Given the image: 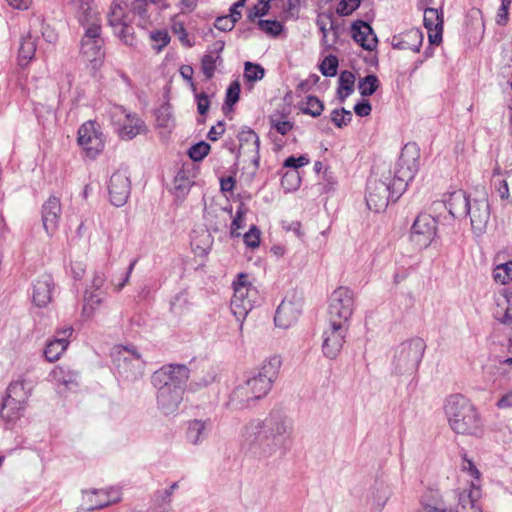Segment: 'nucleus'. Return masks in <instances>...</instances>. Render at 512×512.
Instances as JSON below:
<instances>
[{
	"label": "nucleus",
	"mask_w": 512,
	"mask_h": 512,
	"mask_svg": "<svg viewBox=\"0 0 512 512\" xmlns=\"http://www.w3.org/2000/svg\"><path fill=\"white\" fill-rule=\"evenodd\" d=\"M281 183L289 191L296 190L300 186L301 178L297 171L287 172L283 175Z\"/></svg>",
	"instance_id": "nucleus-56"
},
{
	"label": "nucleus",
	"mask_w": 512,
	"mask_h": 512,
	"mask_svg": "<svg viewBox=\"0 0 512 512\" xmlns=\"http://www.w3.org/2000/svg\"><path fill=\"white\" fill-rule=\"evenodd\" d=\"M437 234V221L429 214H420L412 224L410 240L419 249L427 248Z\"/></svg>",
	"instance_id": "nucleus-16"
},
{
	"label": "nucleus",
	"mask_w": 512,
	"mask_h": 512,
	"mask_svg": "<svg viewBox=\"0 0 512 512\" xmlns=\"http://www.w3.org/2000/svg\"><path fill=\"white\" fill-rule=\"evenodd\" d=\"M189 377L190 370L183 364L165 365L152 374L151 384L157 390V407L163 415L178 412Z\"/></svg>",
	"instance_id": "nucleus-3"
},
{
	"label": "nucleus",
	"mask_w": 512,
	"mask_h": 512,
	"mask_svg": "<svg viewBox=\"0 0 512 512\" xmlns=\"http://www.w3.org/2000/svg\"><path fill=\"white\" fill-rule=\"evenodd\" d=\"M210 145L205 141H200L190 147L188 150L189 157L195 161H202L210 151Z\"/></svg>",
	"instance_id": "nucleus-49"
},
{
	"label": "nucleus",
	"mask_w": 512,
	"mask_h": 512,
	"mask_svg": "<svg viewBox=\"0 0 512 512\" xmlns=\"http://www.w3.org/2000/svg\"><path fill=\"white\" fill-rule=\"evenodd\" d=\"M354 311V293L345 286L336 288L329 299L328 320L349 324Z\"/></svg>",
	"instance_id": "nucleus-11"
},
{
	"label": "nucleus",
	"mask_w": 512,
	"mask_h": 512,
	"mask_svg": "<svg viewBox=\"0 0 512 512\" xmlns=\"http://www.w3.org/2000/svg\"><path fill=\"white\" fill-rule=\"evenodd\" d=\"M351 33L354 41L363 49L373 51L377 47L378 39L368 23L362 20L355 21L351 26Z\"/></svg>",
	"instance_id": "nucleus-25"
},
{
	"label": "nucleus",
	"mask_w": 512,
	"mask_h": 512,
	"mask_svg": "<svg viewBox=\"0 0 512 512\" xmlns=\"http://www.w3.org/2000/svg\"><path fill=\"white\" fill-rule=\"evenodd\" d=\"M415 512H454L439 489L428 487L418 498Z\"/></svg>",
	"instance_id": "nucleus-18"
},
{
	"label": "nucleus",
	"mask_w": 512,
	"mask_h": 512,
	"mask_svg": "<svg viewBox=\"0 0 512 512\" xmlns=\"http://www.w3.org/2000/svg\"><path fill=\"white\" fill-rule=\"evenodd\" d=\"M269 10L270 4H267V1L259 0L257 4L248 10L247 17L250 21H254L256 18L267 15Z\"/></svg>",
	"instance_id": "nucleus-57"
},
{
	"label": "nucleus",
	"mask_w": 512,
	"mask_h": 512,
	"mask_svg": "<svg viewBox=\"0 0 512 512\" xmlns=\"http://www.w3.org/2000/svg\"><path fill=\"white\" fill-rule=\"evenodd\" d=\"M156 124L158 128L171 131L175 127V118L169 104H164L156 111Z\"/></svg>",
	"instance_id": "nucleus-36"
},
{
	"label": "nucleus",
	"mask_w": 512,
	"mask_h": 512,
	"mask_svg": "<svg viewBox=\"0 0 512 512\" xmlns=\"http://www.w3.org/2000/svg\"><path fill=\"white\" fill-rule=\"evenodd\" d=\"M106 294V291H95L91 290V288H86L83 299V314L88 317L91 316L102 304Z\"/></svg>",
	"instance_id": "nucleus-32"
},
{
	"label": "nucleus",
	"mask_w": 512,
	"mask_h": 512,
	"mask_svg": "<svg viewBox=\"0 0 512 512\" xmlns=\"http://www.w3.org/2000/svg\"><path fill=\"white\" fill-rule=\"evenodd\" d=\"M423 14V23L428 31L437 27H443V12L437 8L425 7Z\"/></svg>",
	"instance_id": "nucleus-37"
},
{
	"label": "nucleus",
	"mask_w": 512,
	"mask_h": 512,
	"mask_svg": "<svg viewBox=\"0 0 512 512\" xmlns=\"http://www.w3.org/2000/svg\"><path fill=\"white\" fill-rule=\"evenodd\" d=\"M240 95V85L238 82L230 84L226 91L225 106L232 107L238 100Z\"/></svg>",
	"instance_id": "nucleus-63"
},
{
	"label": "nucleus",
	"mask_w": 512,
	"mask_h": 512,
	"mask_svg": "<svg viewBox=\"0 0 512 512\" xmlns=\"http://www.w3.org/2000/svg\"><path fill=\"white\" fill-rule=\"evenodd\" d=\"M392 495L391 489L382 483L376 484L372 492V503L378 510H382Z\"/></svg>",
	"instance_id": "nucleus-39"
},
{
	"label": "nucleus",
	"mask_w": 512,
	"mask_h": 512,
	"mask_svg": "<svg viewBox=\"0 0 512 512\" xmlns=\"http://www.w3.org/2000/svg\"><path fill=\"white\" fill-rule=\"evenodd\" d=\"M349 331V324L328 320V326L322 332V352L330 360L340 354Z\"/></svg>",
	"instance_id": "nucleus-13"
},
{
	"label": "nucleus",
	"mask_w": 512,
	"mask_h": 512,
	"mask_svg": "<svg viewBox=\"0 0 512 512\" xmlns=\"http://www.w3.org/2000/svg\"><path fill=\"white\" fill-rule=\"evenodd\" d=\"M493 278L499 284H507L512 281V260L497 265L493 270Z\"/></svg>",
	"instance_id": "nucleus-44"
},
{
	"label": "nucleus",
	"mask_w": 512,
	"mask_h": 512,
	"mask_svg": "<svg viewBox=\"0 0 512 512\" xmlns=\"http://www.w3.org/2000/svg\"><path fill=\"white\" fill-rule=\"evenodd\" d=\"M172 495L166 490H157L153 495V503L159 509V512H169L171 509Z\"/></svg>",
	"instance_id": "nucleus-47"
},
{
	"label": "nucleus",
	"mask_w": 512,
	"mask_h": 512,
	"mask_svg": "<svg viewBox=\"0 0 512 512\" xmlns=\"http://www.w3.org/2000/svg\"><path fill=\"white\" fill-rule=\"evenodd\" d=\"M243 239L248 247L257 248L260 245V230L255 225L251 226L243 235Z\"/></svg>",
	"instance_id": "nucleus-60"
},
{
	"label": "nucleus",
	"mask_w": 512,
	"mask_h": 512,
	"mask_svg": "<svg viewBox=\"0 0 512 512\" xmlns=\"http://www.w3.org/2000/svg\"><path fill=\"white\" fill-rule=\"evenodd\" d=\"M361 4V0H341L337 6V13L340 16L352 14Z\"/></svg>",
	"instance_id": "nucleus-59"
},
{
	"label": "nucleus",
	"mask_w": 512,
	"mask_h": 512,
	"mask_svg": "<svg viewBox=\"0 0 512 512\" xmlns=\"http://www.w3.org/2000/svg\"><path fill=\"white\" fill-rule=\"evenodd\" d=\"M36 52L35 39L28 34L20 42L18 51V63L20 66H26L34 57Z\"/></svg>",
	"instance_id": "nucleus-33"
},
{
	"label": "nucleus",
	"mask_w": 512,
	"mask_h": 512,
	"mask_svg": "<svg viewBox=\"0 0 512 512\" xmlns=\"http://www.w3.org/2000/svg\"><path fill=\"white\" fill-rule=\"evenodd\" d=\"M120 499V491L114 488L109 490H92L85 492L84 496V501L87 504L86 510L89 512L117 503Z\"/></svg>",
	"instance_id": "nucleus-22"
},
{
	"label": "nucleus",
	"mask_w": 512,
	"mask_h": 512,
	"mask_svg": "<svg viewBox=\"0 0 512 512\" xmlns=\"http://www.w3.org/2000/svg\"><path fill=\"white\" fill-rule=\"evenodd\" d=\"M128 22L127 17L125 15L124 7L121 2L114 1L111 5L110 12L108 13V23L111 28L123 29V23Z\"/></svg>",
	"instance_id": "nucleus-35"
},
{
	"label": "nucleus",
	"mask_w": 512,
	"mask_h": 512,
	"mask_svg": "<svg viewBox=\"0 0 512 512\" xmlns=\"http://www.w3.org/2000/svg\"><path fill=\"white\" fill-rule=\"evenodd\" d=\"M511 3L512 0H501V5L496 14V23L498 25L503 26L507 24Z\"/></svg>",
	"instance_id": "nucleus-62"
},
{
	"label": "nucleus",
	"mask_w": 512,
	"mask_h": 512,
	"mask_svg": "<svg viewBox=\"0 0 512 512\" xmlns=\"http://www.w3.org/2000/svg\"><path fill=\"white\" fill-rule=\"evenodd\" d=\"M324 110L323 102L316 96L309 95L306 97L305 102L302 104L301 111L312 117H318Z\"/></svg>",
	"instance_id": "nucleus-43"
},
{
	"label": "nucleus",
	"mask_w": 512,
	"mask_h": 512,
	"mask_svg": "<svg viewBox=\"0 0 512 512\" xmlns=\"http://www.w3.org/2000/svg\"><path fill=\"white\" fill-rule=\"evenodd\" d=\"M113 33L121 40L124 44L128 46L135 45V35H134V29L131 25H129L128 22L123 23V29H116L113 31Z\"/></svg>",
	"instance_id": "nucleus-50"
},
{
	"label": "nucleus",
	"mask_w": 512,
	"mask_h": 512,
	"mask_svg": "<svg viewBox=\"0 0 512 512\" xmlns=\"http://www.w3.org/2000/svg\"><path fill=\"white\" fill-rule=\"evenodd\" d=\"M301 310L302 304L299 299H283L274 316L275 325L282 329L291 327L297 322Z\"/></svg>",
	"instance_id": "nucleus-19"
},
{
	"label": "nucleus",
	"mask_w": 512,
	"mask_h": 512,
	"mask_svg": "<svg viewBox=\"0 0 512 512\" xmlns=\"http://www.w3.org/2000/svg\"><path fill=\"white\" fill-rule=\"evenodd\" d=\"M338 82V98L341 102H344L345 99L349 97L354 91L355 76L348 70L342 71Z\"/></svg>",
	"instance_id": "nucleus-34"
},
{
	"label": "nucleus",
	"mask_w": 512,
	"mask_h": 512,
	"mask_svg": "<svg viewBox=\"0 0 512 512\" xmlns=\"http://www.w3.org/2000/svg\"><path fill=\"white\" fill-rule=\"evenodd\" d=\"M111 117L119 137L123 140H132L146 131L144 121L137 114L128 112L123 106L113 107Z\"/></svg>",
	"instance_id": "nucleus-12"
},
{
	"label": "nucleus",
	"mask_w": 512,
	"mask_h": 512,
	"mask_svg": "<svg viewBox=\"0 0 512 512\" xmlns=\"http://www.w3.org/2000/svg\"><path fill=\"white\" fill-rule=\"evenodd\" d=\"M68 5L80 25L85 28L80 42L81 54L86 61L97 66L105 56L99 12L94 7L93 0H68Z\"/></svg>",
	"instance_id": "nucleus-4"
},
{
	"label": "nucleus",
	"mask_w": 512,
	"mask_h": 512,
	"mask_svg": "<svg viewBox=\"0 0 512 512\" xmlns=\"http://www.w3.org/2000/svg\"><path fill=\"white\" fill-rule=\"evenodd\" d=\"M490 204L487 198L473 199L467 216L470 217L472 232L480 237L486 231L490 220Z\"/></svg>",
	"instance_id": "nucleus-17"
},
{
	"label": "nucleus",
	"mask_w": 512,
	"mask_h": 512,
	"mask_svg": "<svg viewBox=\"0 0 512 512\" xmlns=\"http://www.w3.org/2000/svg\"><path fill=\"white\" fill-rule=\"evenodd\" d=\"M112 357L118 373L125 379L135 381L143 375L145 363L134 346L118 345Z\"/></svg>",
	"instance_id": "nucleus-10"
},
{
	"label": "nucleus",
	"mask_w": 512,
	"mask_h": 512,
	"mask_svg": "<svg viewBox=\"0 0 512 512\" xmlns=\"http://www.w3.org/2000/svg\"><path fill=\"white\" fill-rule=\"evenodd\" d=\"M171 30L174 34L178 36L179 41L181 42L182 45L189 48L193 46V43L190 41L188 33L182 21L173 19L171 23Z\"/></svg>",
	"instance_id": "nucleus-51"
},
{
	"label": "nucleus",
	"mask_w": 512,
	"mask_h": 512,
	"mask_svg": "<svg viewBox=\"0 0 512 512\" xmlns=\"http://www.w3.org/2000/svg\"><path fill=\"white\" fill-rule=\"evenodd\" d=\"M224 47L225 42L222 40H217L201 58V70L206 80L212 79L217 66H220L223 63L221 53Z\"/></svg>",
	"instance_id": "nucleus-23"
},
{
	"label": "nucleus",
	"mask_w": 512,
	"mask_h": 512,
	"mask_svg": "<svg viewBox=\"0 0 512 512\" xmlns=\"http://www.w3.org/2000/svg\"><path fill=\"white\" fill-rule=\"evenodd\" d=\"M422 42V32L418 28H411L398 35H394L391 40V45L394 49L419 52Z\"/></svg>",
	"instance_id": "nucleus-26"
},
{
	"label": "nucleus",
	"mask_w": 512,
	"mask_h": 512,
	"mask_svg": "<svg viewBox=\"0 0 512 512\" xmlns=\"http://www.w3.org/2000/svg\"><path fill=\"white\" fill-rule=\"evenodd\" d=\"M149 37L155 43V45H153V48L157 52H160L170 42V36L166 30L152 31L150 32Z\"/></svg>",
	"instance_id": "nucleus-53"
},
{
	"label": "nucleus",
	"mask_w": 512,
	"mask_h": 512,
	"mask_svg": "<svg viewBox=\"0 0 512 512\" xmlns=\"http://www.w3.org/2000/svg\"><path fill=\"white\" fill-rule=\"evenodd\" d=\"M257 400L251 394L248 386L243 381L230 392L226 405L230 409L242 410L251 407Z\"/></svg>",
	"instance_id": "nucleus-28"
},
{
	"label": "nucleus",
	"mask_w": 512,
	"mask_h": 512,
	"mask_svg": "<svg viewBox=\"0 0 512 512\" xmlns=\"http://www.w3.org/2000/svg\"><path fill=\"white\" fill-rule=\"evenodd\" d=\"M337 180L333 173L328 169H325L322 175V180L318 183L320 191L322 193H328L334 189Z\"/></svg>",
	"instance_id": "nucleus-58"
},
{
	"label": "nucleus",
	"mask_w": 512,
	"mask_h": 512,
	"mask_svg": "<svg viewBox=\"0 0 512 512\" xmlns=\"http://www.w3.org/2000/svg\"><path fill=\"white\" fill-rule=\"evenodd\" d=\"M379 79L374 74H369L359 80L358 90L361 96L368 97L373 95L379 87Z\"/></svg>",
	"instance_id": "nucleus-41"
},
{
	"label": "nucleus",
	"mask_w": 512,
	"mask_h": 512,
	"mask_svg": "<svg viewBox=\"0 0 512 512\" xmlns=\"http://www.w3.org/2000/svg\"><path fill=\"white\" fill-rule=\"evenodd\" d=\"M239 141V148L237 152V158H239L240 154H251V162L255 166V168L259 167L260 162V140L258 135L251 128L244 126L241 128L237 135Z\"/></svg>",
	"instance_id": "nucleus-20"
},
{
	"label": "nucleus",
	"mask_w": 512,
	"mask_h": 512,
	"mask_svg": "<svg viewBox=\"0 0 512 512\" xmlns=\"http://www.w3.org/2000/svg\"><path fill=\"white\" fill-rule=\"evenodd\" d=\"M234 294L231 299L230 308L240 322L242 330L243 322L248 313L259 303V291L248 281V274L239 273L237 280L233 282Z\"/></svg>",
	"instance_id": "nucleus-7"
},
{
	"label": "nucleus",
	"mask_w": 512,
	"mask_h": 512,
	"mask_svg": "<svg viewBox=\"0 0 512 512\" xmlns=\"http://www.w3.org/2000/svg\"><path fill=\"white\" fill-rule=\"evenodd\" d=\"M426 349L423 339L416 337L401 343L393 357V372L397 375L412 374L418 370Z\"/></svg>",
	"instance_id": "nucleus-8"
},
{
	"label": "nucleus",
	"mask_w": 512,
	"mask_h": 512,
	"mask_svg": "<svg viewBox=\"0 0 512 512\" xmlns=\"http://www.w3.org/2000/svg\"><path fill=\"white\" fill-rule=\"evenodd\" d=\"M281 365V358L279 356H272L262 363L255 374L244 381L257 401L264 398L270 392L273 383L278 377Z\"/></svg>",
	"instance_id": "nucleus-9"
},
{
	"label": "nucleus",
	"mask_w": 512,
	"mask_h": 512,
	"mask_svg": "<svg viewBox=\"0 0 512 512\" xmlns=\"http://www.w3.org/2000/svg\"><path fill=\"white\" fill-rule=\"evenodd\" d=\"M444 412L450 428L457 434L480 437L483 421L474 404L461 394L446 398Z\"/></svg>",
	"instance_id": "nucleus-5"
},
{
	"label": "nucleus",
	"mask_w": 512,
	"mask_h": 512,
	"mask_svg": "<svg viewBox=\"0 0 512 512\" xmlns=\"http://www.w3.org/2000/svg\"><path fill=\"white\" fill-rule=\"evenodd\" d=\"M260 30L271 37L279 36L283 31V25L277 20H258Z\"/></svg>",
	"instance_id": "nucleus-48"
},
{
	"label": "nucleus",
	"mask_w": 512,
	"mask_h": 512,
	"mask_svg": "<svg viewBox=\"0 0 512 512\" xmlns=\"http://www.w3.org/2000/svg\"><path fill=\"white\" fill-rule=\"evenodd\" d=\"M316 24L318 28H322L329 25V30H331L334 39L338 38V26L335 24L333 20V16L331 14H323L317 18Z\"/></svg>",
	"instance_id": "nucleus-61"
},
{
	"label": "nucleus",
	"mask_w": 512,
	"mask_h": 512,
	"mask_svg": "<svg viewBox=\"0 0 512 512\" xmlns=\"http://www.w3.org/2000/svg\"><path fill=\"white\" fill-rule=\"evenodd\" d=\"M78 372L66 366H56L50 372V379L57 385L71 389L78 385Z\"/></svg>",
	"instance_id": "nucleus-30"
},
{
	"label": "nucleus",
	"mask_w": 512,
	"mask_h": 512,
	"mask_svg": "<svg viewBox=\"0 0 512 512\" xmlns=\"http://www.w3.org/2000/svg\"><path fill=\"white\" fill-rule=\"evenodd\" d=\"M265 70L260 64L252 63L250 61L244 64V78L248 82H256L263 79Z\"/></svg>",
	"instance_id": "nucleus-45"
},
{
	"label": "nucleus",
	"mask_w": 512,
	"mask_h": 512,
	"mask_svg": "<svg viewBox=\"0 0 512 512\" xmlns=\"http://www.w3.org/2000/svg\"><path fill=\"white\" fill-rule=\"evenodd\" d=\"M244 210L242 207H239L236 211V215L231 223V236L232 237H239L241 235L240 232H238L239 229L243 228L244 226Z\"/></svg>",
	"instance_id": "nucleus-64"
},
{
	"label": "nucleus",
	"mask_w": 512,
	"mask_h": 512,
	"mask_svg": "<svg viewBox=\"0 0 512 512\" xmlns=\"http://www.w3.org/2000/svg\"><path fill=\"white\" fill-rule=\"evenodd\" d=\"M193 181L184 170H180L174 177V193L177 197H183L188 194Z\"/></svg>",
	"instance_id": "nucleus-40"
},
{
	"label": "nucleus",
	"mask_w": 512,
	"mask_h": 512,
	"mask_svg": "<svg viewBox=\"0 0 512 512\" xmlns=\"http://www.w3.org/2000/svg\"><path fill=\"white\" fill-rule=\"evenodd\" d=\"M338 58L334 55H328L320 64V71L326 77H333L337 73Z\"/></svg>",
	"instance_id": "nucleus-52"
},
{
	"label": "nucleus",
	"mask_w": 512,
	"mask_h": 512,
	"mask_svg": "<svg viewBox=\"0 0 512 512\" xmlns=\"http://www.w3.org/2000/svg\"><path fill=\"white\" fill-rule=\"evenodd\" d=\"M419 169V150L415 144L402 149L394 174L383 173L380 178L371 176L366 186V204L374 212L384 211L390 202H396L406 190Z\"/></svg>",
	"instance_id": "nucleus-2"
},
{
	"label": "nucleus",
	"mask_w": 512,
	"mask_h": 512,
	"mask_svg": "<svg viewBox=\"0 0 512 512\" xmlns=\"http://www.w3.org/2000/svg\"><path fill=\"white\" fill-rule=\"evenodd\" d=\"M270 126L272 129H275L279 134L286 135L288 134L294 127V124L289 120L281 119L276 115H272L269 118Z\"/></svg>",
	"instance_id": "nucleus-54"
},
{
	"label": "nucleus",
	"mask_w": 512,
	"mask_h": 512,
	"mask_svg": "<svg viewBox=\"0 0 512 512\" xmlns=\"http://www.w3.org/2000/svg\"><path fill=\"white\" fill-rule=\"evenodd\" d=\"M54 288L53 279L50 275H42L33 284L32 299L36 306L45 307L52 300Z\"/></svg>",
	"instance_id": "nucleus-29"
},
{
	"label": "nucleus",
	"mask_w": 512,
	"mask_h": 512,
	"mask_svg": "<svg viewBox=\"0 0 512 512\" xmlns=\"http://www.w3.org/2000/svg\"><path fill=\"white\" fill-rule=\"evenodd\" d=\"M481 497L479 487L473 484V488L466 493L462 491L459 494V503L456 512H482L477 506V501Z\"/></svg>",
	"instance_id": "nucleus-31"
},
{
	"label": "nucleus",
	"mask_w": 512,
	"mask_h": 512,
	"mask_svg": "<svg viewBox=\"0 0 512 512\" xmlns=\"http://www.w3.org/2000/svg\"><path fill=\"white\" fill-rule=\"evenodd\" d=\"M471 202L472 200L469 199L466 192L461 189L451 192L444 200L445 207L448 209L449 214L455 219L467 217Z\"/></svg>",
	"instance_id": "nucleus-24"
},
{
	"label": "nucleus",
	"mask_w": 512,
	"mask_h": 512,
	"mask_svg": "<svg viewBox=\"0 0 512 512\" xmlns=\"http://www.w3.org/2000/svg\"><path fill=\"white\" fill-rule=\"evenodd\" d=\"M461 469L463 472L467 473V475L470 476L472 479L471 484H470V489L468 491L465 490L466 493H468L473 488V484L477 485L479 487V490L481 491V486H480L481 473L478 470V468L475 466L474 462L471 459H469L466 455H464L462 458Z\"/></svg>",
	"instance_id": "nucleus-42"
},
{
	"label": "nucleus",
	"mask_w": 512,
	"mask_h": 512,
	"mask_svg": "<svg viewBox=\"0 0 512 512\" xmlns=\"http://www.w3.org/2000/svg\"><path fill=\"white\" fill-rule=\"evenodd\" d=\"M506 308L502 316H497V319L512 330V291L504 294Z\"/></svg>",
	"instance_id": "nucleus-55"
},
{
	"label": "nucleus",
	"mask_w": 512,
	"mask_h": 512,
	"mask_svg": "<svg viewBox=\"0 0 512 512\" xmlns=\"http://www.w3.org/2000/svg\"><path fill=\"white\" fill-rule=\"evenodd\" d=\"M212 429L211 419H192L187 422L186 439L195 446L204 442Z\"/></svg>",
	"instance_id": "nucleus-27"
},
{
	"label": "nucleus",
	"mask_w": 512,
	"mask_h": 512,
	"mask_svg": "<svg viewBox=\"0 0 512 512\" xmlns=\"http://www.w3.org/2000/svg\"><path fill=\"white\" fill-rule=\"evenodd\" d=\"M33 390V384L24 376L12 380L3 397L0 417L7 423H15L19 420L26 408L29 397Z\"/></svg>",
	"instance_id": "nucleus-6"
},
{
	"label": "nucleus",
	"mask_w": 512,
	"mask_h": 512,
	"mask_svg": "<svg viewBox=\"0 0 512 512\" xmlns=\"http://www.w3.org/2000/svg\"><path fill=\"white\" fill-rule=\"evenodd\" d=\"M61 216L60 199L56 196H50L42 205L41 220L42 225L49 237H52L58 229Z\"/></svg>",
	"instance_id": "nucleus-21"
},
{
	"label": "nucleus",
	"mask_w": 512,
	"mask_h": 512,
	"mask_svg": "<svg viewBox=\"0 0 512 512\" xmlns=\"http://www.w3.org/2000/svg\"><path fill=\"white\" fill-rule=\"evenodd\" d=\"M67 347L64 340L51 339L45 346L44 356L49 362L57 361Z\"/></svg>",
	"instance_id": "nucleus-38"
},
{
	"label": "nucleus",
	"mask_w": 512,
	"mask_h": 512,
	"mask_svg": "<svg viewBox=\"0 0 512 512\" xmlns=\"http://www.w3.org/2000/svg\"><path fill=\"white\" fill-rule=\"evenodd\" d=\"M293 433V422L280 410H272L264 419H251L240 431V449L246 457L267 464L284 454Z\"/></svg>",
	"instance_id": "nucleus-1"
},
{
	"label": "nucleus",
	"mask_w": 512,
	"mask_h": 512,
	"mask_svg": "<svg viewBox=\"0 0 512 512\" xmlns=\"http://www.w3.org/2000/svg\"><path fill=\"white\" fill-rule=\"evenodd\" d=\"M79 146L88 157H96L104 148L103 134L95 121H87L78 129Z\"/></svg>",
	"instance_id": "nucleus-15"
},
{
	"label": "nucleus",
	"mask_w": 512,
	"mask_h": 512,
	"mask_svg": "<svg viewBox=\"0 0 512 512\" xmlns=\"http://www.w3.org/2000/svg\"><path fill=\"white\" fill-rule=\"evenodd\" d=\"M108 194L112 205L124 206L131 194V180L127 168L121 167L116 170L108 182Z\"/></svg>",
	"instance_id": "nucleus-14"
},
{
	"label": "nucleus",
	"mask_w": 512,
	"mask_h": 512,
	"mask_svg": "<svg viewBox=\"0 0 512 512\" xmlns=\"http://www.w3.org/2000/svg\"><path fill=\"white\" fill-rule=\"evenodd\" d=\"M352 112L345 108H336L331 112V121L337 128H343L352 121Z\"/></svg>",
	"instance_id": "nucleus-46"
}]
</instances>
